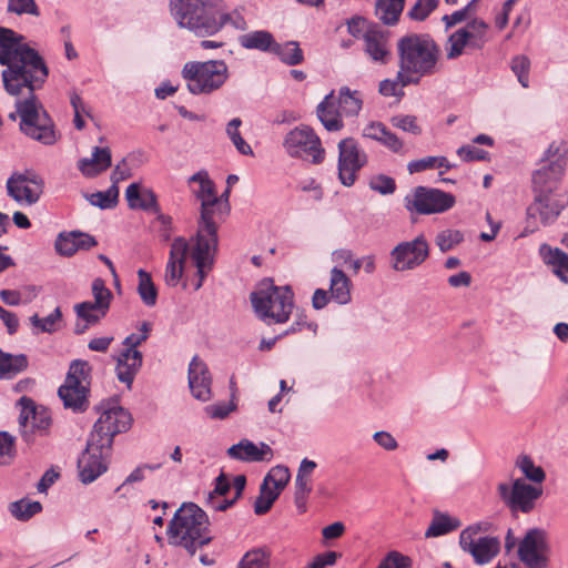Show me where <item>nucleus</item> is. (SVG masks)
<instances>
[{"label": "nucleus", "mask_w": 568, "mask_h": 568, "mask_svg": "<svg viewBox=\"0 0 568 568\" xmlns=\"http://www.w3.org/2000/svg\"><path fill=\"white\" fill-rule=\"evenodd\" d=\"M0 64L6 67L1 72L4 90L17 99L21 132L44 145L54 144V124L36 94L49 77L44 59L22 34L0 27Z\"/></svg>", "instance_id": "1"}, {"label": "nucleus", "mask_w": 568, "mask_h": 568, "mask_svg": "<svg viewBox=\"0 0 568 568\" xmlns=\"http://www.w3.org/2000/svg\"><path fill=\"white\" fill-rule=\"evenodd\" d=\"M189 184H197V187L192 186V193L201 201L199 229L190 243L182 236L172 241L164 282L168 286L175 287L184 280L183 287L190 284L194 291H199L214 265L217 226L213 216L215 205L222 203L206 171L202 170L190 176Z\"/></svg>", "instance_id": "2"}, {"label": "nucleus", "mask_w": 568, "mask_h": 568, "mask_svg": "<svg viewBox=\"0 0 568 568\" xmlns=\"http://www.w3.org/2000/svg\"><path fill=\"white\" fill-rule=\"evenodd\" d=\"M397 78L403 87L418 84L423 78L439 70L442 51L428 34L412 33L397 42Z\"/></svg>", "instance_id": "3"}, {"label": "nucleus", "mask_w": 568, "mask_h": 568, "mask_svg": "<svg viewBox=\"0 0 568 568\" xmlns=\"http://www.w3.org/2000/svg\"><path fill=\"white\" fill-rule=\"evenodd\" d=\"M168 541L184 548L190 556L211 541L206 514L193 503H184L168 525Z\"/></svg>", "instance_id": "4"}, {"label": "nucleus", "mask_w": 568, "mask_h": 568, "mask_svg": "<svg viewBox=\"0 0 568 568\" xmlns=\"http://www.w3.org/2000/svg\"><path fill=\"white\" fill-rule=\"evenodd\" d=\"M222 0H170V13L179 27L199 37H210L219 32L214 12Z\"/></svg>", "instance_id": "5"}, {"label": "nucleus", "mask_w": 568, "mask_h": 568, "mask_svg": "<svg viewBox=\"0 0 568 568\" xmlns=\"http://www.w3.org/2000/svg\"><path fill=\"white\" fill-rule=\"evenodd\" d=\"M293 297L290 286H275L272 281L265 280L251 294V302L257 316L265 323H285L294 307Z\"/></svg>", "instance_id": "6"}, {"label": "nucleus", "mask_w": 568, "mask_h": 568, "mask_svg": "<svg viewBox=\"0 0 568 568\" xmlns=\"http://www.w3.org/2000/svg\"><path fill=\"white\" fill-rule=\"evenodd\" d=\"M363 106L362 93L357 90H351L348 87H342L337 95L332 91L317 105V116L323 126L331 132L343 129V116H356Z\"/></svg>", "instance_id": "7"}, {"label": "nucleus", "mask_w": 568, "mask_h": 568, "mask_svg": "<svg viewBox=\"0 0 568 568\" xmlns=\"http://www.w3.org/2000/svg\"><path fill=\"white\" fill-rule=\"evenodd\" d=\"M182 77L192 94L202 95L221 89L230 73L224 60L190 61L184 64Z\"/></svg>", "instance_id": "8"}, {"label": "nucleus", "mask_w": 568, "mask_h": 568, "mask_svg": "<svg viewBox=\"0 0 568 568\" xmlns=\"http://www.w3.org/2000/svg\"><path fill=\"white\" fill-rule=\"evenodd\" d=\"M567 206V192L534 191V200L526 210V226L519 237L532 234L540 226L552 225Z\"/></svg>", "instance_id": "9"}, {"label": "nucleus", "mask_w": 568, "mask_h": 568, "mask_svg": "<svg viewBox=\"0 0 568 568\" xmlns=\"http://www.w3.org/2000/svg\"><path fill=\"white\" fill-rule=\"evenodd\" d=\"M91 367L85 361H73L69 367L64 383L59 387L58 395L65 408L83 412L88 407Z\"/></svg>", "instance_id": "10"}, {"label": "nucleus", "mask_w": 568, "mask_h": 568, "mask_svg": "<svg viewBox=\"0 0 568 568\" xmlns=\"http://www.w3.org/2000/svg\"><path fill=\"white\" fill-rule=\"evenodd\" d=\"M283 149L288 156L308 160L320 164L324 161L325 150L315 131L305 124H301L288 131L283 139Z\"/></svg>", "instance_id": "11"}, {"label": "nucleus", "mask_w": 568, "mask_h": 568, "mask_svg": "<svg viewBox=\"0 0 568 568\" xmlns=\"http://www.w3.org/2000/svg\"><path fill=\"white\" fill-rule=\"evenodd\" d=\"M111 453L112 446L90 436L87 448L78 460L81 481L90 484L104 474Z\"/></svg>", "instance_id": "12"}, {"label": "nucleus", "mask_w": 568, "mask_h": 568, "mask_svg": "<svg viewBox=\"0 0 568 568\" xmlns=\"http://www.w3.org/2000/svg\"><path fill=\"white\" fill-rule=\"evenodd\" d=\"M43 180L32 171L13 172L6 182L7 194L21 206L39 202L43 193Z\"/></svg>", "instance_id": "13"}, {"label": "nucleus", "mask_w": 568, "mask_h": 568, "mask_svg": "<svg viewBox=\"0 0 568 568\" xmlns=\"http://www.w3.org/2000/svg\"><path fill=\"white\" fill-rule=\"evenodd\" d=\"M429 255V245L420 234L412 241L398 243L389 253L390 266L396 272L412 271L420 266Z\"/></svg>", "instance_id": "14"}, {"label": "nucleus", "mask_w": 568, "mask_h": 568, "mask_svg": "<svg viewBox=\"0 0 568 568\" xmlns=\"http://www.w3.org/2000/svg\"><path fill=\"white\" fill-rule=\"evenodd\" d=\"M337 146L339 181L345 186H352L358 171L367 164V154L353 138L341 140Z\"/></svg>", "instance_id": "15"}, {"label": "nucleus", "mask_w": 568, "mask_h": 568, "mask_svg": "<svg viewBox=\"0 0 568 568\" xmlns=\"http://www.w3.org/2000/svg\"><path fill=\"white\" fill-rule=\"evenodd\" d=\"M131 424L130 413L123 407L112 404L102 412L90 436L112 446L114 436L126 432Z\"/></svg>", "instance_id": "16"}, {"label": "nucleus", "mask_w": 568, "mask_h": 568, "mask_svg": "<svg viewBox=\"0 0 568 568\" xmlns=\"http://www.w3.org/2000/svg\"><path fill=\"white\" fill-rule=\"evenodd\" d=\"M455 204V197L438 189L418 186L406 197V209L419 214L443 213Z\"/></svg>", "instance_id": "17"}, {"label": "nucleus", "mask_w": 568, "mask_h": 568, "mask_svg": "<svg viewBox=\"0 0 568 568\" xmlns=\"http://www.w3.org/2000/svg\"><path fill=\"white\" fill-rule=\"evenodd\" d=\"M498 491L511 510L527 514L535 508V503L541 496L542 488L518 478L514 480L511 488L507 484H499Z\"/></svg>", "instance_id": "18"}, {"label": "nucleus", "mask_w": 568, "mask_h": 568, "mask_svg": "<svg viewBox=\"0 0 568 568\" xmlns=\"http://www.w3.org/2000/svg\"><path fill=\"white\" fill-rule=\"evenodd\" d=\"M477 528L468 527L460 534V546L469 552L474 560L484 565L489 562L494 557L497 556L500 549V542L496 537H478L475 538Z\"/></svg>", "instance_id": "19"}, {"label": "nucleus", "mask_w": 568, "mask_h": 568, "mask_svg": "<svg viewBox=\"0 0 568 568\" xmlns=\"http://www.w3.org/2000/svg\"><path fill=\"white\" fill-rule=\"evenodd\" d=\"M546 538L545 532L534 528L527 531L518 546L519 559L529 568H546Z\"/></svg>", "instance_id": "20"}, {"label": "nucleus", "mask_w": 568, "mask_h": 568, "mask_svg": "<svg viewBox=\"0 0 568 568\" xmlns=\"http://www.w3.org/2000/svg\"><path fill=\"white\" fill-rule=\"evenodd\" d=\"M362 49L374 63L386 64L392 58L388 33L378 27H369L364 31Z\"/></svg>", "instance_id": "21"}, {"label": "nucleus", "mask_w": 568, "mask_h": 568, "mask_svg": "<svg viewBox=\"0 0 568 568\" xmlns=\"http://www.w3.org/2000/svg\"><path fill=\"white\" fill-rule=\"evenodd\" d=\"M21 412L19 415V425L23 435L33 430H47L51 425V415L44 407L36 406L34 402L28 397H21L19 400Z\"/></svg>", "instance_id": "22"}, {"label": "nucleus", "mask_w": 568, "mask_h": 568, "mask_svg": "<svg viewBox=\"0 0 568 568\" xmlns=\"http://www.w3.org/2000/svg\"><path fill=\"white\" fill-rule=\"evenodd\" d=\"M212 378L207 366L197 356L189 365V386L194 398L207 402L212 397Z\"/></svg>", "instance_id": "23"}, {"label": "nucleus", "mask_w": 568, "mask_h": 568, "mask_svg": "<svg viewBox=\"0 0 568 568\" xmlns=\"http://www.w3.org/2000/svg\"><path fill=\"white\" fill-rule=\"evenodd\" d=\"M230 458L245 463L270 462L273 458L272 448L261 442L253 443L250 439H242L237 444L232 445L227 449Z\"/></svg>", "instance_id": "24"}, {"label": "nucleus", "mask_w": 568, "mask_h": 568, "mask_svg": "<svg viewBox=\"0 0 568 568\" xmlns=\"http://www.w3.org/2000/svg\"><path fill=\"white\" fill-rule=\"evenodd\" d=\"M115 374L118 379L131 389L133 381L140 372L143 355L140 351L122 349L116 356Z\"/></svg>", "instance_id": "25"}, {"label": "nucleus", "mask_w": 568, "mask_h": 568, "mask_svg": "<svg viewBox=\"0 0 568 568\" xmlns=\"http://www.w3.org/2000/svg\"><path fill=\"white\" fill-rule=\"evenodd\" d=\"M98 244L97 240L85 233L72 231L61 232L54 242V248L61 256H72L80 250H90Z\"/></svg>", "instance_id": "26"}, {"label": "nucleus", "mask_w": 568, "mask_h": 568, "mask_svg": "<svg viewBox=\"0 0 568 568\" xmlns=\"http://www.w3.org/2000/svg\"><path fill=\"white\" fill-rule=\"evenodd\" d=\"M364 138L374 140L394 153H404L403 141L379 121L367 123L362 131Z\"/></svg>", "instance_id": "27"}, {"label": "nucleus", "mask_w": 568, "mask_h": 568, "mask_svg": "<svg viewBox=\"0 0 568 568\" xmlns=\"http://www.w3.org/2000/svg\"><path fill=\"white\" fill-rule=\"evenodd\" d=\"M125 200L131 210L159 213V204L155 193L151 189L142 187L139 183H131L126 187Z\"/></svg>", "instance_id": "28"}, {"label": "nucleus", "mask_w": 568, "mask_h": 568, "mask_svg": "<svg viewBox=\"0 0 568 568\" xmlns=\"http://www.w3.org/2000/svg\"><path fill=\"white\" fill-rule=\"evenodd\" d=\"M112 155L109 148L94 146L90 158L78 162V169L87 178H94L111 166Z\"/></svg>", "instance_id": "29"}, {"label": "nucleus", "mask_w": 568, "mask_h": 568, "mask_svg": "<svg viewBox=\"0 0 568 568\" xmlns=\"http://www.w3.org/2000/svg\"><path fill=\"white\" fill-rule=\"evenodd\" d=\"M568 165V143L565 140H555L545 150L540 159V166L552 173H566Z\"/></svg>", "instance_id": "30"}, {"label": "nucleus", "mask_w": 568, "mask_h": 568, "mask_svg": "<svg viewBox=\"0 0 568 568\" xmlns=\"http://www.w3.org/2000/svg\"><path fill=\"white\" fill-rule=\"evenodd\" d=\"M539 255L544 263L551 267L552 272L565 283H568V254L558 247L541 244Z\"/></svg>", "instance_id": "31"}, {"label": "nucleus", "mask_w": 568, "mask_h": 568, "mask_svg": "<svg viewBox=\"0 0 568 568\" xmlns=\"http://www.w3.org/2000/svg\"><path fill=\"white\" fill-rule=\"evenodd\" d=\"M352 282L338 267H333L329 273V294L334 302L346 305L352 301Z\"/></svg>", "instance_id": "32"}, {"label": "nucleus", "mask_w": 568, "mask_h": 568, "mask_svg": "<svg viewBox=\"0 0 568 568\" xmlns=\"http://www.w3.org/2000/svg\"><path fill=\"white\" fill-rule=\"evenodd\" d=\"M29 366V359L24 354H11L0 348V378L12 379L24 372Z\"/></svg>", "instance_id": "33"}, {"label": "nucleus", "mask_w": 568, "mask_h": 568, "mask_svg": "<svg viewBox=\"0 0 568 568\" xmlns=\"http://www.w3.org/2000/svg\"><path fill=\"white\" fill-rule=\"evenodd\" d=\"M564 173H552L544 166L537 169L532 175L534 191L540 192H566L561 187Z\"/></svg>", "instance_id": "34"}, {"label": "nucleus", "mask_w": 568, "mask_h": 568, "mask_svg": "<svg viewBox=\"0 0 568 568\" xmlns=\"http://www.w3.org/2000/svg\"><path fill=\"white\" fill-rule=\"evenodd\" d=\"M459 29L465 32L471 49H481L488 41L489 26L483 19L475 18Z\"/></svg>", "instance_id": "35"}, {"label": "nucleus", "mask_w": 568, "mask_h": 568, "mask_svg": "<svg viewBox=\"0 0 568 568\" xmlns=\"http://www.w3.org/2000/svg\"><path fill=\"white\" fill-rule=\"evenodd\" d=\"M405 0H376L375 13L385 24L394 26L404 10Z\"/></svg>", "instance_id": "36"}, {"label": "nucleus", "mask_w": 568, "mask_h": 568, "mask_svg": "<svg viewBox=\"0 0 568 568\" xmlns=\"http://www.w3.org/2000/svg\"><path fill=\"white\" fill-rule=\"evenodd\" d=\"M459 527L460 521L457 518L436 511L429 527L425 531V536L427 538L439 537L454 531Z\"/></svg>", "instance_id": "37"}, {"label": "nucleus", "mask_w": 568, "mask_h": 568, "mask_svg": "<svg viewBox=\"0 0 568 568\" xmlns=\"http://www.w3.org/2000/svg\"><path fill=\"white\" fill-rule=\"evenodd\" d=\"M29 322L32 326V329L36 334L39 333H55L60 329L62 323V312L59 306H57L53 312H51L45 317H40L38 314H33L30 316Z\"/></svg>", "instance_id": "38"}, {"label": "nucleus", "mask_w": 568, "mask_h": 568, "mask_svg": "<svg viewBox=\"0 0 568 568\" xmlns=\"http://www.w3.org/2000/svg\"><path fill=\"white\" fill-rule=\"evenodd\" d=\"M74 312L77 317L85 323L83 328H77V333H83L88 326L98 324L108 313V311L100 308L91 301L75 304Z\"/></svg>", "instance_id": "39"}, {"label": "nucleus", "mask_w": 568, "mask_h": 568, "mask_svg": "<svg viewBox=\"0 0 568 568\" xmlns=\"http://www.w3.org/2000/svg\"><path fill=\"white\" fill-rule=\"evenodd\" d=\"M240 42L245 49L273 52L276 41L268 31L258 30L242 36Z\"/></svg>", "instance_id": "40"}, {"label": "nucleus", "mask_w": 568, "mask_h": 568, "mask_svg": "<svg viewBox=\"0 0 568 568\" xmlns=\"http://www.w3.org/2000/svg\"><path fill=\"white\" fill-rule=\"evenodd\" d=\"M291 473L288 467L283 465L274 466L270 469L266 476L263 479L262 485L264 487L271 488L276 495L280 496L282 490L286 487L290 481Z\"/></svg>", "instance_id": "41"}, {"label": "nucleus", "mask_w": 568, "mask_h": 568, "mask_svg": "<svg viewBox=\"0 0 568 568\" xmlns=\"http://www.w3.org/2000/svg\"><path fill=\"white\" fill-rule=\"evenodd\" d=\"M139 284H138V293L142 300V302L146 306H154L158 300V290L151 278V275L144 271H138Z\"/></svg>", "instance_id": "42"}, {"label": "nucleus", "mask_w": 568, "mask_h": 568, "mask_svg": "<svg viewBox=\"0 0 568 568\" xmlns=\"http://www.w3.org/2000/svg\"><path fill=\"white\" fill-rule=\"evenodd\" d=\"M271 552L266 548L248 550L240 560L237 568H270Z\"/></svg>", "instance_id": "43"}, {"label": "nucleus", "mask_w": 568, "mask_h": 568, "mask_svg": "<svg viewBox=\"0 0 568 568\" xmlns=\"http://www.w3.org/2000/svg\"><path fill=\"white\" fill-rule=\"evenodd\" d=\"M273 53L287 65H296L303 61V51L295 41H288L284 44L275 42Z\"/></svg>", "instance_id": "44"}, {"label": "nucleus", "mask_w": 568, "mask_h": 568, "mask_svg": "<svg viewBox=\"0 0 568 568\" xmlns=\"http://www.w3.org/2000/svg\"><path fill=\"white\" fill-rule=\"evenodd\" d=\"M515 465L528 480L535 484L540 485L546 478L544 469L535 465L534 460L528 455H519Z\"/></svg>", "instance_id": "45"}, {"label": "nucleus", "mask_w": 568, "mask_h": 568, "mask_svg": "<svg viewBox=\"0 0 568 568\" xmlns=\"http://www.w3.org/2000/svg\"><path fill=\"white\" fill-rule=\"evenodd\" d=\"M89 203L102 210L112 209L118 204L119 187L111 185L106 191L95 192L87 196Z\"/></svg>", "instance_id": "46"}, {"label": "nucleus", "mask_w": 568, "mask_h": 568, "mask_svg": "<svg viewBox=\"0 0 568 568\" xmlns=\"http://www.w3.org/2000/svg\"><path fill=\"white\" fill-rule=\"evenodd\" d=\"M6 11L13 16H30L39 18L41 16L40 7L36 0H7Z\"/></svg>", "instance_id": "47"}, {"label": "nucleus", "mask_w": 568, "mask_h": 568, "mask_svg": "<svg viewBox=\"0 0 568 568\" xmlns=\"http://www.w3.org/2000/svg\"><path fill=\"white\" fill-rule=\"evenodd\" d=\"M42 506L39 501H32L27 499H21L10 504L9 510L11 515L18 520L26 521L30 519L36 514L40 513Z\"/></svg>", "instance_id": "48"}, {"label": "nucleus", "mask_w": 568, "mask_h": 568, "mask_svg": "<svg viewBox=\"0 0 568 568\" xmlns=\"http://www.w3.org/2000/svg\"><path fill=\"white\" fill-rule=\"evenodd\" d=\"M242 121L240 118L232 119L226 125V134L232 141L235 149L243 155H253L251 145L242 138L239 128Z\"/></svg>", "instance_id": "49"}, {"label": "nucleus", "mask_w": 568, "mask_h": 568, "mask_svg": "<svg viewBox=\"0 0 568 568\" xmlns=\"http://www.w3.org/2000/svg\"><path fill=\"white\" fill-rule=\"evenodd\" d=\"M469 48V42L466 34L460 29L453 32L446 43V57L448 60H454L464 53L465 48Z\"/></svg>", "instance_id": "50"}, {"label": "nucleus", "mask_w": 568, "mask_h": 568, "mask_svg": "<svg viewBox=\"0 0 568 568\" xmlns=\"http://www.w3.org/2000/svg\"><path fill=\"white\" fill-rule=\"evenodd\" d=\"M214 19L220 24L219 31L226 24H231L235 29H240V30H243L246 24L244 18L237 10L226 12L223 2L221 4V7H219L216 9V11L214 12Z\"/></svg>", "instance_id": "51"}, {"label": "nucleus", "mask_w": 568, "mask_h": 568, "mask_svg": "<svg viewBox=\"0 0 568 568\" xmlns=\"http://www.w3.org/2000/svg\"><path fill=\"white\" fill-rule=\"evenodd\" d=\"M464 241V234L459 230L446 229L440 231L435 239V243L442 252L453 250Z\"/></svg>", "instance_id": "52"}, {"label": "nucleus", "mask_w": 568, "mask_h": 568, "mask_svg": "<svg viewBox=\"0 0 568 568\" xmlns=\"http://www.w3.org/2000/svg\"><path fill=\"white\" fill-rule=\"evenodd\" d=\"M91 290L94 297L92 303L102 310L109 311L113 296L112 292L105 286L104 281L100 277L93 280Z\"/></svg>", "instance_id": "53"}, {"label": "nucleus", "mask_w": 568, "mask_h": 568, "mask_svg": "<svg viewBox=\"0 0 568 568\" xmlns=\"http://www.w3.org/2000/svg\"><path fill=\"white\" fill-rule=\"evenodd\" d=\"M510 68H511V71L516 74L519 83L524 88H528L529 87V71H530L529 58L524 54L514 57L511 60Z\"/></svg>", "instance_id": "54"}, {"label": "nucleus", "mask_w": 568, "mask_h": 568, "mask_svg": "<svg viewBox=\"0 0 568 568\" xmlns=\"http://www.w3.org/2000/svg\"><path fill=\"white\" fill-rule=\"evenodd\" d=\"M390 123L394 128L414 135H419L422 133V128L415 115L397 114L390 118Z\"/></svg>", "instance_id": "55"}, {"label": "nucleus", "mask_w": 568, "mask_h": 568, "mask_svg": "<svg viewBox=\"0 0 568 568\" xmlns=\"http://www.w3.org/2000/svg\"><path fill=\"white\" fill-rule=\"evenodd\" d=\"M317 464L308 458L302 459L295 478V487L312 488V475Z\"/></svg>", "instance_id": "56"}, {"label": "nucleus", "mask_w": 568, "mask_h": 568, "mask_svg": "<svg viewBox=\"0 0 568 568\" xmlns=\"http://www.w3.org/2000/svg\"><path fill=\"white\" fill-rule=\"evenodd\" d=\"M278 498V495H276L274 491L271 490V488L264 487L261 485L260 489V496L256 498L254 503V511L257 515L266 514L274 501Z\"/></svg>", "instance_id": "57"}, {"label": "nucleus", "mask_w": 568, "mask_h": 568, "mask_svg": "<svg viewBox=\"0 0 568 568\" xmlns=\"http://www.w3.org/2000/svg\"><path fill=\"white\" fill-rule=\"evenodd\" d=\"M151 332V324L149 322H143L139 328V333H132L128 335L123 341V349H133L139 351L138 346L141 345L149 338Z\"/></svg>", "instance_id": "58"}, {"label": "nucleus", "mask_w": 568, "mask_h": 568, "mask_svg": "<svg viewBox=\"0 0 568 568\" xmlns=\"http://www.w3.org/2000/svg\"><path fill=\"white\" fill-rule=\"evenodd\" d=\"M437 7V0H417L408 11L410 19L416 21L425 20Z\"/></svg>", "instance_id": "59"}, {"label": "nucleus", "mask_w": 568, "mask_h": 568, "mask_svg": "<svg viewBox=\"0 0 568 568\" xmlns=\"http://www.w3.org/2000/svg\"><path fill=\"white\" fill-rule=\"evenodd\" d=\"M70 103L72 105L73 112H74V125L78 130H82L85 126V121L83 119V114L90 115L85 103L81 99V97L73 92L70 97Z\"/></svg>", "instance_id": "60"}, {"label": "nucleus", "mask_w": 568, "mask_h": 568, "mask_svg": "<svg viewBox=\"0 0 568 568\" xmlns=\"http://www.w3.org/2000/svg\"><path fill=\"white\" fill-rule=\"evenodd\" d=\"M369 187L383 195L392 194L395 192V180L387 175H376L369 180Z\"/></svg>", "instance_id": "61"}, {"label": "nucleus", "mask_w": 568, "mask_h": 568, "mask_svg": "<svg viewBox=\"0 0 568 568\" xmlns=\"http://www.w3.org/2000/svg\"><path fill=\"white\" fill-rule=\"evenodd\" d=\"M14 439L8 433H0V465L9 464L14 457Z\"/></svg>", "instance_id": "62"}, {"label": "nucleus", "mask_w": 568, "mask_h": 568, "mask_svg": "<svg viewBox=\"0 0 568 568\" xmlns=\"http://www.w3.org/2000/svg\"><path fill=\"white\" fill-rule=\"evenodd\" d=\"M235 409V405L232 402L217 403L205 407V413L213 419H223L229 416L231 412Z\"/></svg>", "instance_id": "63"}, {"label": "nucleus", "mask_w": 568, "mask_h": 568, "mask_svg": "<svg viewBox=\"0 0 568 568\" xmlns=\"http://www.w3.org/2000/svg\"><path fill=\"white\" fill-rule=\"evenodd\" d=\"M373 440L383 449L394 452L398 448L396 438L386 430H378L373 434Z\"/></svg>", "instance_id": "64"}]
</instances>
